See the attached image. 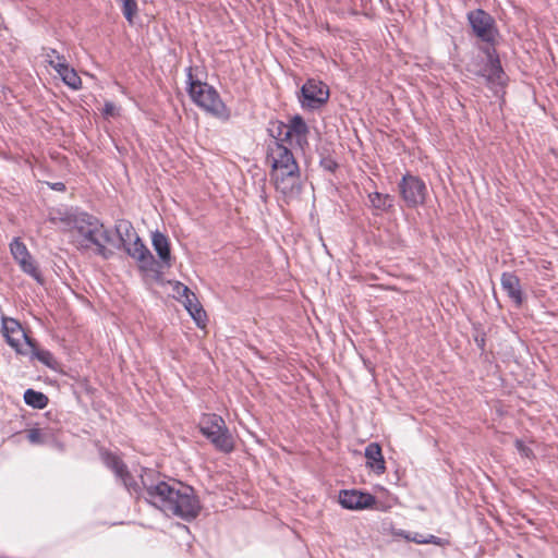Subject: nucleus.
Returning <instances> with one entry per match:
<instances>
[{
	"mask_svg": "<svg viewBox=\"0 0 558 558\" xmlns=\"http://www.w3.org/2000/svg\"><path fill=\"white\" fill-rule=\"evenodd\" d=\"M142 496L154 507L167 515H175L183 520L195 519L199 511V500L191 486L181 482H163L147 484L142 477Z\"/></svg>",
	"mask_w": 558,
	"mask_h": 558,
	"instance_id": "obj_1",
	"label": "nucleus"
},
{
	"mask_svg": "<svg viewBox=\"0 0 558 558\" xmlns=\"http://www.w3.org/2000/svg\"><path fill=\"white\" fill-rule=\"evenodd\" d=\"M51 221L61 223L73 234L76 246L81 250H94L104 258H109L112 252L107 245L113 244L111 232L100 220L87 213L78 210L58 211L51 216Z\"/></svg>",
	"mask_w": 558,
	"mask_h": 558,
	"instance_id": "obj_2",
	"label": "nucleus"
},
{
	"mask_svg": "<svg viewBox=\"0 0 558 558\" xmlns=\"http://www.w3.org/2000/svg\"><path fill=\"white\" fill-rule=\"evenodd\" d=\"M186 77L187 93L196 106L218 119L230 118V111L218 92L211 85L195 78L191 66L186 69Z\"/></svg>",
	"mask_w": 558,
	"mask_h": 558,
	"instance_id": "obj_3",
	"label": "nucleus"
},
{
	"mask_svg": "<svg viewBox=\"0 0 558 558\" xmlns=\"http://www.w3.org/2000/svg\"><path fill=\"white\" fill-rule=\"evenodd\" d=\"M199 432L213 446L225 453L234 449V440L225 420L215 413L203 414L198 423Z\"/></svg>",
	"mask_w": 558,
	"mask_h": 558,
	"instance_id": "obj_4",
	"label": "nucleus"
},
{
	"mask_svg": "<svg viewBox=\"0 0 558 558\" xmlns=\"http://www.w3.org/2000/svg\"><path fill=\"white\" fill-rule=\"evenodd\" d=\"M272 137L268 144L267 154V160L271 165L270 174L299 170V165L292 151L275 135Z\"/></svg>",
	"mask_w": 558,
	"mask_h": 558,
	"instance_id": "obj_5",
	"label": "nucleus"
},
{
	"mask_svg": "<svg viewBox=\"0 0 558 558\" xmlns=\"http://www.w3.org/2000/svg\"><path fill=\"white\" fill-rule=\"evenodd\" d=\"M270 181L272 182L276 192L280 195V198L287 204L299 198L302 192L300 169L270 174Z\"/></svg>",
	"mask_w": 558,
	"mask_h": 558,
	"instance_id": "obj_6",
	"label": "nucleus"
},
{
	"mask_svg": "<svg viewBox=\"0 0 558 558\" xmlns=\"http://www.w3.org/2000/svg\"><path fill=\"white\" fill-rule=\"evenodd\" d=\"M468 21L476 37L487 44H495L498 29L490 14L482 9H476L468 13Z\"/></svg>",
	"mask_w": 558,
	"mask_h": 558,
	"instance_id": "obj_7",
	"label": "nucleus"
},
{
	"mask_svg": "<svg viewBox=\"0 0 558 558\" xmlns=\"http://www.w3.org/2000/svg\"><path fill=\"white\" fill-rule=\"evenodd\" d=\"M399 191L408 207L414 208L424 204L427 187L425 182L416 175L407 173L399 182Z\"/></svg>",
	"mask_w": 558,
	"mask_h": 558,
	"instance_id": "obj_8",
	"label": "nucleus"
},
{
	"mask_svg": "<svg viewBox=\"0 0 558 558\" xmlns=\"http://www.w3.org/2000/svg\"><path fill=\"white\" fill-rule=\"evenodd\" d=\"M2 331L7 342L16 351V353L23 355L28 354V350L25 349V345H33V339L25 333L16 319L3 318Z\"/></svg>",
	"mask_w": 558,
	"mask_h": 558,
	"instance_id": "obj_9",
	"label": "nucleus"
},
{
	"mask_svg": "<svg viewBox=\"0 0 558 558\" xmlns=\"http://www.w3.org/2000/svg\"><path fill=\"white\" fill-rule=\"evenodd\" d=\"M10 251L21 269L39 284H44V278L37 268L36 262L29 254L26 245L19 238L13 239L10 243Z\"/></svg>",
	"mask_w": 558,
	"mask_h": 558,
	"instance_id": "obj_10",
	"label": "nucleus"
},
{
	"mask_svg": "<svg viewBox=\"0 0 558 558\" xmlns=\"http://www.w3.org/2000/svg\"><path fill=\"white\" fill-rule=\"evenodd\" d=\"M301 105L303 108L316 109L327 102L329 89L320 81L308 80L301 88Z\"/></svg>",
	"mask_w": 558,
	"mask_h": 558,
	"instance_id": "obj_11",
	"label": "nucleus"
},
{
	"mask_svg": "<svg viewBox=\"0 0 558 558\" xmlns=\"http://www.w3.org/2000/svg\"><path fill=\"white\" fill-rule=\"evenodd\" d=\"M126 254L135 259L144 272H157V262L140 236L122 246Z\"/></svg>",
	"mask_w": 558,
	"mask_h": 558,
	"instance_id": "obj_12",
	"label": "nucleus"
},
{
	"mask_svg": "<svg viewBox=\"0 0 558 558\" xmlns=\"http://www.w3.org/2000/svg\"><path fill=\"white\" fill-rule=\"evenodd\" d=\"M277 131L278 133L275 137L279 138L281 142H286L294 135L296 136L298 145L302 147L304 144H307L308 126L299 114L292 117L288 124L279 123Z\"/></svg>",
	"mask_w": 558,
	"mask_h": 558,
	"instance_id": "obj_13",
	"label": "nucleus"
},
{
	"mask_svg": "<svg viewBox=\"0 0 558 558\" xmlns=\"http://www.w3.org/2000/svg\"><path fill=\"white\" fill-rule=\"evenodd\" d=\"M102 460L105 464L116 474L117 478L122 481L124 487L130 494L140 493V485L136 481L133 480L132 475L128 471L126 465L117 454L105 452L102 453Z\"/></svg>",
	"mask_w": 558,
	"mask_h": 558,
	"instance_id": "obj_14",
	"label": "nucleus"
},
{
	"mask_svg": "<svg viewBox=\"0 0 558 558\" xmlns=\"http://www.w3.org/2000/svg\"><path fill=\"white\" fill-rule=\"evenodd\" d=\"M339 502L345 509L356 510L373 507L376 499L371 494L352 489L340 492Z\"/></svg>",
	"mask_w": 558,
	"mask_h": 558,
	"instance_id": "obj_15",
	"label": "nucleus"
},
{
	"mask_svg": "<svg viewBox=\"0 0 558 558\" xmlns=\"http://www.w3.org/2000/svg\"><path fill=\"white\" fill-rule=\"evenodd\" d=\"M485 53L487 57V64L483 70V75L489 84L501 85L504 83L505 73L496 50L494 48H486Z\"/></svg>",
	"mask_w": 558,
	"mask_h": 558,
	"instance_id": "obj_16",
	"label": "nucleus"
},
{
	"mask_svg": "<svg viewBox=\"0 0 558 558\" xmlns=\"http://www.w3.org/2000/svg\"><path fill=\"white\" fill-rule=\"evenodd\" d=\"M50 66L70 88L77 90L82 87V80L73 68H70L65 59L57 57V61L50 60Z\"/></svg>",
	"mask_w": 558,
	"mask_h": 558,
	"instance_id": "obj_17",
	"label": "nucleus"
},
{
	"mask_svg": "<svg viewBox=\"0 0 558 558\" xmlns=\"http://www.w3.org/2000/svg\"><path fill=\"white\" fill-rule=\"evenodd\" d=\"M500 282L507 295L517 306H520L523 301L520 279L512 272H504Z\"/></svg>",
	"mask_w": 558,
	"mask_h": 558,
	"instance_id": "obj_18",
	"label": "nucleus"
},
{
	"mask_svg": "<svg viewBox=\"0 0 558 558\" xmlns=\"http://www.w3.org/2000/svg\"><path fill=\"white\" fill-rule=\"evenodd\" d=\"M366 465L375 473L381 474L385 472V460L381 453V448L377 442H371L365 448Z\"/></svg>",
	"mask_w": 558,
	"mask_h": 558,
	"instance_id": "obj_19",
	"label": "nucleus"
},
{
	"mask_svg": "<svg viewBox=\"0 0 558 558\" xmlns=\"http://www.w3.org/2000/svg\"><path fill=\"white\" fill-rule=\"evenodd\" d=\"M151 242L154 250L158 254L161 264L169 267L171 260L169 241L166 235L156 231L153 233Z\"/></svg>",
	"mask_w": 558,
	"mask_h": 558,
	"instance_id": "obj_20",
	"label": "nucleus"
},
{
	"mask_svg": "<svg viewBox=\"0 0 558 558\" xmlns=\"http://www.w3.org/2000/svg\"><path fill=\"white\" fill-rule=\"evenodd\" d=\"M114 229L118 235L117 247H122L123 245H125L129 242H132L136 236H138L135 232L133 225L129 220H118ZM112 245L116 246L114 243Z\"/></svg>",
	"mask_w": 558,
	"mask_h": 558,
	"instance_id": "obj_21",
	"label": "nucleus"
},
{
	"mask_svg": "<svg viewBox=\"0 0 558 558\" xmlns=\"http://www.w3.org/2000/svg\"><path fill=\"white\" fill-rule=\"evenodd\" d=\"M182 303L184 304L185 308L187 310L192 318L195 320L197 326H204L206 319V312L203 310L196 295L193 293L189 298L182 300Z\"/></svg>",
	"mask_w": 558,
	"mask_h": 558,
	"instance_id": "obj_22",
	"label": "nucleus"
},
{
	"mask_svg": "<svg viewBox=\"0 0 558 558\" xmlns=\"http://www.w3.org/2000/svg\"><path fill=\"white\" fill-rule=\"evenodd\" d=\"M24 402L34 409H44L48 404V397L40 391L27 389L24 392Z\"/></svg>",
	"mask_w": 558,
	"mask_h": 558,
	"instance_id": "obj_23",
	"label": "nucleus"
},
{
	"mask_svg": "<svg viewBox=\"0 0 558 558\" xmlns=\"http://www.w3.org/2000/svg\"><path fill=\"white\" fill-rule=\"evenodd\" d=\"M368 199L371 206L374 209L386 211L392 207V197L389 194H381L379 192H374L368 194Z\"/></svg>",
	"mask_w": 558,
	"mask_h": 558,
	"instance_id": "obj_24",
	"label": "nucleus"
},
{
	"mask_svg": "<svg viewBox=\"0 0 558 558\" xmlns=\"http://www.w3.org/2000/svg\"><path fill=\"white\" fill-rule=\"evenodd\" d=\"M25 349L28 350L27 355H31L32 359H36L47 366L51 365V362L53 361L52 354L47 350L37 349L34 340L33 345H25Z\"/></svg>",
	"mask_w": 558,
	"mask_h": 558,
	"instance_id": "obj_25",
	"label": "nucleus"
},
{
	"mask_svg": "<svg viewBox=\"0 0 558 558\" xmlns=\"http://www.w3.org/2000/svg\"><path fill=\"white\" fill-rule=\"evenodd\" d=\"M121 4L123 16L132 24L134 16L137 14L138 8L136 0H118Z\"/></svg>",
	"mask_w": 558,
	"mask_h": 558,
	"instance_id": "obj_26",
	"label": "nucleus"
},
{
	"mask_svg": "<svg viewBox=\"0 0 558 558\" xmlns=\"http://www.w3.org/2000/svg\"><path fill=\"white\" fill-rule=\"evenodd\" d=\"M514 447L522 458H526L529 460L535 458L532 448L529 445H526L522 439H515Z\"/></svg>",
	"mask_w": 558,
	"mask_h": 558,
	"instance_id": "obj_27",
	"label": "nucleus"
},
{
	"mask_svg": "<svg viewBox=\"0 0 558 558\" xmlns=\"http://www.w3.org/2000/svg\"><path fill=\"white\" fill-rule=\"evenodd\" d=\"M173 291L177 293V295L179 296V299L181 301L193 294V292L185 284H183L179 281H177L173 284Z\"/></svg>",
	"mask_w": 558,
	"mask_h": 558,
	"instance_id": "obj_28",
	"label": "nucleus"
},
{
	"mask_svg": "<svg viewBox=\"0 0 558 558\" xmlns=\"http://www.w3.org/2000/svg\"><path fill=\"white\" fill-rule=\"evenodd\" d=\"M27 439L32 444H41L43 437H41V430L38 428H32L27 433Z\"/></svg>",
	"mask_w": 558,
	"mask_h": 558,
	"instance_id": "obj_29",
	"label": "nucleus"
},
{
	"mask_svg": "<svg viewBox=\"0 0 558 558\" xmlns=\"http://www.w3.org/2000/svg\"><path fill=\"white\" fill-rule=\"evenodd\" d=\"M102 114L107 118L116 117L118 114V108L111 101H107L102 109Z\"/></svg>",
	"mask_w": 558,
	"mask_h": 558,
	"instance_id": "obj_30",
	"label": "nucleus"
},
{
	"mask_svg": "<svg viewBox=\"0 0 558 558\" xmlns=\"http://www.w3.org/2000/svg\"><path fill=\"white\" fill-rule=\"evenodd\" d=\"M320 166L330 172H333L338 167V163L330 157H325L320 160Z\"/></svg>",
	"mask_w": 558,
	"mask_h": 558,
	"instance_id": "obj_31",
	"label": "nucleus"
},
{
	"mask_svg": "<svg viewBox=\"0 0 558 558\" xmlns=\"http://www.w3.org/2000/svg\"><path fill=\"white\" fill-rule=\"evenodd\" d=\"M45 60L48 62V64L50 65V60H53V61H57V57L58 58H61V59H65L64 56L60 54L57 50L54 49H45Z\"/></svg>",
	"mask_w": 558,
	"mask_h": 558,
	"instance_id": "obj_32",
	"label": "nucleus"
},
{
	"mask_svg": "<svg viewBox=\"0 0 558 558\" xmlns=\"http://www.w3.org/2000/svg\"><path fill=\"white\" fill-rule=\"evenodd\" d=\"M405 538L416 544H425V537L418 533H415L413 536L407 535Z\"/></svg>",
	"mask_w": 558,
	"mask_h": 558,
	"instance_id": "obj_33",
	"label": "nucleus"
},
{
	"mask_svg": "<svg viewBox=\"0 0 558 558\" xmlns=\"http://www.w3.org/2000/svg\"><path fill=\"white\" fill-rule=\"evenodd\" d=\"M425 544L441 545V538L435 535H428L427 537H425Z\"/></svg>",
	"mask_w": 558,
	"mask_h": 558,
	"instance_id": "obj_34",
	"label": "nucleus"
},
{
	"mask_svg": "<svg viewBox=\"0 0 558 558\" xmlns=\"http://www.w3.org/2000/svg\"><path fill=\"white\" fill-rule=\"evenodd\" d=\"M64 187H65V186H64V184H63V183H61V182L54 183V184L52 185V189H53V190H58V191H63V190H64Z\"/></svg>",
	"mask_w": 558,
	"mask_h": 558,
	"instance_id": "obj_35",
	"label": "nucleus"
}]
</instances>
